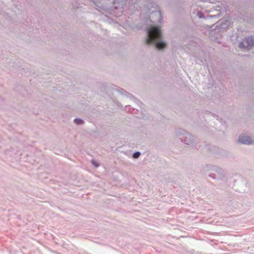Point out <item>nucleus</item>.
<instances>
[{
    "label": "nucleus",
    "mask_w": 254,
    "mask_h": 254,
    "mask_svg": "<svg viewBox=\"0 0 254 254\" xmlns=\"http://www.w3.org/2000/svg\"><path fill=\"white\" fill-rule=\"evenodd\" d=\"M92 163H93L94 165H95L96 167H97V166H98V165L95 164V162H94V161H92Z\"/></svg>",
    "instance_id": "obj_10"
},
{
    "label": "nucleus",
    "mask_w": 254,
    "mask_h": 254,
    "mask_svg": "<svg viewBox=\"0 0 254 254\" xmlns=\"http://www.w3.org/2000/svg\"><path fill=\"white\" fill-rule=\"evenodd\" d=\"M254 46V36L246 37L239 44L240 48L250 49Z\"/></svg>",
    "instance_id": "obj_4"
},
{
    "label": "nucleus",
    "mask_w": 254,
    "mask_h": 254,
    "mask_svg": "<svg viewBox=\"0 0 254 254\" xmlns=\"http://www.w3.org/2000/svg\"><path fill=\"white\" fill-rule=\"evenodd\" d=\"M237 143L249 145L254 144V140L252 139L250 136L244 134H242L238 136Z\"/></svg>",
    "instance_id": "obj_5"
},
{
    "label": "nucleus",
    "mask_w": 254,
    "mask_h": 254,
    "mask_svg": "<svg viewBox=\"0 0 254 254\" xmlns=\"http://www.w3.org/2000/svg\"><path fill=\"white\" fill-rule=\"evenodd\" d=\"M230 24L231 22L229 19H221L215 24L214 31H211L209 33L210 35H212L213 33L215 34L218 31L221 32V31H225L228 29Z\"/></svg>",
    "instance_id": "obj_3"
},
{
    "label": "nucleus",
    "mask_w": 254,
    "mask_h": 254,
    "mask_svg": "<svg viewBox=\"0 0 254 254\" xmlns=\"http://www.w3.org/2000/svg\"><path fill=\"white\" fill-rule=\"evenodd\" d=\"M161 37L160 29L158 27H152L148 31V38L146 39V43L150 44L153 42H156V48L162 49L166 47V43L162 42H157Z\"/></svg>",
    "instance_id": "obj_1"
},
{
    "label": "nucleus",
    "mask_w": 254,
    "mask_h": 254,
    "mask_svg": "<svg viewBox=\"0 0 254 254\" xmlns=\"http://www.w3.org/2000/svg\"><path fill=\"white\" fill-rule=\"evenodd\" d=\"M139 155H140V153L137 152H136V153L133 154V157L134 158H138L139 156Z\"/></svg>",
    "instance_id": "obj_9"
},
{
    "label": "nucleus",
    "mask_w": 254,
    "mask_h": 254,
    "mask_svg": "<svg viewBox=\"0 0 254 254\" xmlns=\"http://www.w3.org/2000/svg\"><path fill=\"white\" fill-rule=\"evenodd\" d=\"M218 117L217 115L212 113H207V118H208L210 121H213L214 120H218Z\"/></svg>",
    "instance_id": "obj_7"
},
{
    "label": "nucleus",
    "mask_w": 254,
    "mask_h": 254,
    "mask_svg": "<svg viewBox=\"0 0 254 254\" xmlns=\"http://www.w3.org/2000/svg\"><path fill=\"white\" fill-rule=\"evenodd\" d=\"M207 175L213 179L222 181L227 180L226 171L223 169L212 165H207Z\"/></svg>",
    "instance_id": "obj_2"
},
{
    "label": "nucleus",
    "mask_w": 254,
    "mask_h": 254,
    "mask_svg": "<svg viewBox=\"0 0 254 254\" xmlns=\"http://www.w3.org/2000/svg\"><path fill=\"white\" fill-rule=\"evenodd\" d=\"M74 121L77 125H80L83 123V121L79 119H75Z\"/></svg>",
    "instance_id": "obj_8"
},
{
    "label": "nucleus",
    "mask_w": 254,
    "mask_h": 254,
    "mask_svg": "<svg viewBox=\"0 0 254 254\" xmlns=\"http://www.w3.org/2000/svg\"><path fill=\"white\" fill-rule=\"evenodd\" d=\"M216 10L217 11H219V13L214 15L207 14V20L212 18H218L222 15V14L226 11V9L224 7L223 8L219 7V9H216Z\"/></svg>",
    "instance_id": "obj_6"
}]
</instances>
